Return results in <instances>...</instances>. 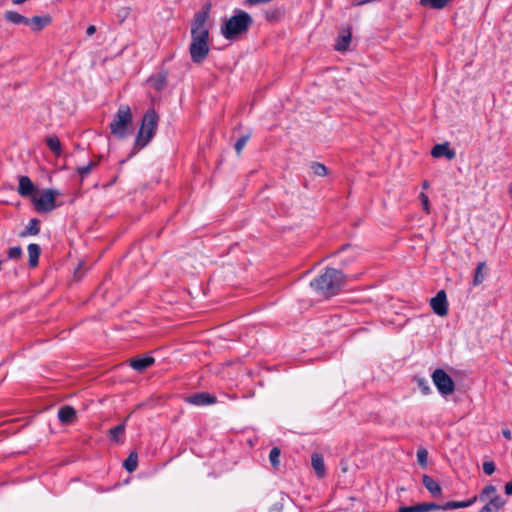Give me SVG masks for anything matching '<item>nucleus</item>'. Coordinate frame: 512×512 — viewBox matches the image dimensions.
Listing matches in <instances>:
<instances>
[{
  "instance_id": "f3484780",
  "label": "nucleus",
  "mask_w": 512,
  "mask_h": 512,
  "mask_svg": "<svg viewBox=\"0 0 512 512\" xmlns=\"http://www.w3.org/2000/svg\"><path fill=\"white\" fill-rule=\"evenodd\" d=\"M474 503H476V497L472 496L471 498L465 500V501H448L444 503L443 510H453V509H459V508H467L472 506Z\"/></svg>"
},
{
  "instance_id": "6ab92c4d",
  "label": "nucleus",
  "mask_w": 512,
  "mask_h": 512,
  "mask_svg": "<svg viewBox=\"0 0 512 512\" xmlns=\"http://www.w3.org/2000/svg\"><path fill=\"white\" fill-rule=\"evenodd\" d=\"M29 256V266L36 267L39 262V256L41 254V247L36 243H31L27 247Z\"/></svg>"
},
{
  "instance_id": "e433bc0d",
  "label": "nucleus",
  "mask_w": 512,
  "mask_h": 512,
  "mask_svg": "<svg viewBox=\"0 0 512 512\" xmlns=\"http://www.w3.org/2000/svg\"><path fill=\"white\" fill-rule=\"evenodd\" d=\"M419 198H420V200L422 202L424 211L427 214H429L430 213V209H429V198H428V196L425 193L422 192V193H420Z\"/></svg>"
},
{
  "instance_id": "7c9ffc66",
  "label": "nucleus",
  "mask_w": 512,
  "mask_h": 512,
  "mask_svg": "<svg viewBox=\"0 0 512 512\" xmlns=\"http://www.w3.org/2000/svg\"><path fill=\"white\" fill-rule=\"evenodd\" d=\"M250 136H251V133H247L245 135H242L235 143L234 145V148H235V151L238 155L241 154L244 146L246 145V143L248 142V140L250 139Z\"/></svg>"
},
{
  "instance_id": "1a4fd4ad",
  "label": "nucleus",
  "mask_w": 512,
  "mask_h": 512,
  "mask_svg": "<svg viewBox=\"0 0 512 512\" xmlns=\"http://www.w3.org/2000/svg\"><path fill=\"white\" fill-rule=\"evenodd\" d=\"M430 306L435 314L438 316H446L448 314V301L446 292L444 290H440L437 294L431 298Z\"/></svg>"
},
{
  "instance_id": "f8f14e48",
  "label": "nucleus",
  "mask_w": 512,
  "mask_h": 512,
  "mask_svg": "<svg viewBox=\"0 0 512 512\" xmlns=\"http://www.w3.org/2000/svg\"><path fill=\"white\" fill-rule=\"evenodd\" d=\"M431 155L434 158L445 157L448 160H452L455 158L456 153L453 149L449 147V143L445 142L442 144L435 145L431 150Z\"/></svg>"
},
{
  "instance_id": "4be33fe9",
  "label": "nucleus",
  "mask_w": 512,
  "mask_h": 512,
  "mask_svg": "<svg viewBox=\"0 0 512 512\" xmlns=\"http://www.w3.org/2000/svg\"><path fill=\"white\" fill-rule=\"evenodd\" d=\"M4 18L13 24H28V18L16 11L5 12Z\"/></svg>"
},
{
  "instance_id": "2f4dec72",
  "label": "nucleus",
  "mask_w": 512,
  "mask_h": 512,
  "mask_svg": "<svg viewBox=\"0 0 512 512\" xmlns=\"http://www.w3.org/2000/svg\"><path fill=\"white\" fill-rule=\"evenodd\" d=\"M428 460V451L424 448L418 449L417 451V461L421 467H426Z\"/></svg>"
},
{
  "instance_id": "6e6552de",
  "label": "nucleus",
  "mask_w": 512,
  "mask_h": 512,
  "mask_svg": "<svg viewBox=\"0 0 512 512\" xmlns=\"http://www.w3.org/2000/svg\"><path fill=\"white\" fill-rule=\"evenodd\" d=\"M432 380L442 396L451 395L455 390L453 379L443 369H436L432 373Z\"/></svg>"
},
{
  "instance_id": "5701e85b",
  "label": "nucleus",
  "mask_w": 512,
  "mask_h": 512,
  "mask_svg": "<svg viewBox=\"0 0 512 512\" xmlns=\"http://www.w3.org/2000/svg\"><path fill=\"white\" fill-rule=\"evenodd\" d=\"M124 468L127 472L132 473L137 469L138 466V454L136 451L130 452L128 457L123 463Z\"/></svg>"
},
{
  "instance_id": "9d476101",
  "label": "nucleus",
  "mask_w": 512,
  "mask_h": 512,
  "mask_svg": "<svg viewBox=\"0 0 512 512\" xmlns=\"http://www.w3.org/2000/svg\"><path fill=\"white\" fill-rule=\"evenodd\" d=\"M187 402L195 406H205L215 404L217 402V397L207 392H200L190 395L187 398Z\"/></svg>"
},
{
  "instance_id": "72a5a7b5",
  "label": "nucleus",
  "mask_w": 512,
  "mask_h": 512,
  "mask_svg": "<svg viewBox=\"0 0 512 512\" xmlns=\"http://www.w3.org/2000/svg\"><path fill=\"white\" fill-rule=\"evenodd\" d=\"M23 252L20 246L12 247L8 250V258L12 260L20 259Z\"/></svg>"
},
{
  "instance_id": "f704fd0d",
  "label": "nucleus",
  "mask_w": 512,
  "mask_h": 512,
  "mask_svg": "<svg viewBox=\"0 0 512 512\" xmlns=\"http://www.w3.org/2000/svg\"><path fill=\"white\" fill-rule=\"evenodd\" d=\"M444 504H437L433 502H423L424 512L443 510Z\"/></svg>"
},
{
  "instance_id": "423d86ee",
  "label": "nucleus",
  "mask_w": 512,
  "mask_h": 512,
  "mask_svg": "<svg viewBox=\"0 0 512 512\" xmlns=\"http://www.w3.org/2000/svg\"><path fill=\"white\" fill-rule=\"evenodd\" d=\"M474 497H476V502L484 503L478 512H499L507 503V500L498 494L497 488L493 484L484 486L480 493L474 495Z\"/></svg>"
},
{
  "instance_id": "c85d7f7f",
  "label": "nucleus",
  "mask_w": 512,
  "mask_h": 512,
  "mask_svg": "<svg viewBox=\"0 0 512 512\" xmlns=\"http://www.w3.org/2000/svg\"><path fill=\"white\" fill-rule=\"evenodd\" d=\"M280 455H281V450H280L278 447H273V448L270 450V453H269V460H270V463H271L272 467H273L275 470H278V469H279V465H280Z\"/></svg>"
},
{
  "instance_id": "412c9836",
  "label": "nucleus",
  "mask_w": 512,
  "mask_h": 512,
  "mask_svg": "<svg viewBox=\"0 0 512 512\" xmlns=\"http://www.w3.org/2000/svg\"><path fill=\"white\" fill-rule=\"evenodd\" d=\"M350 42H351V32L348 29L346 34L338 37L337 42L334 45V48L336 51L344 52L349 48Z\"/></svg>"
},
{
  "instance_id": "58836bf2",
  "label": "nucleus",
  "mask_w": 512,
  "mask_h": 512,
  "mask_svg": "<svg viewBox=\"0 0 512 512\" xmlns=\"http://www.w3.org/2000/svg\"><path fill=\"white\" fill-rule=\"evenodd\" d=\"M92 170L90 169L89 166L85 165V166H81V167H78L77 168V172L78 174L80 175V177L83 179L84 177H86Z\"/></svg>"
},
{
  "instance_id": "ea45409f",
  "label": "nucleus",
  "mask_w": 512,
  "mask_h": 512,
  "mask_svg": "<svg viewBox=\"0 0 512 512\" xmlns=\"http://www.w3.org/2000/svg\"><path fill=\"white\" fill-rule=\"evenodd\" d=\"M504 492L507 496H512V480L505 484Z\"/></svg>"
},
{
  "instance_id": "aec40b11",
  "label": "nucleus",
  "mask_w": 512,
  "mask_h": 512,
  "mask_svg": "<svg viewBox=\"0 0 512 512\" xmlns=\"http://www.w3.org/2000/svg\"><path fill=\"white\" fill-rule=\"evenodd\" d=\"M40 231V220L33 218L29 221L26 228L20 232V237H26L28 235H37Z\"/></svg>"
},
{
  "instance_id": "49530a36",
  "label": "nucleus",
  "mask_w": 512,
  "mask_h": 512,
  "mask_svg": "<svg viewBox=\"0 0 512 512\" xmlns=\"http://www.w3.org/2000/svg\"><path fill=\"white\" fill-rule=\"evenodd\" d=\"M428 186H429L428 181H424V182H423V184H422V187H423L424 189H426V188H428Z\"/></svg>"
},
{
  "instance_id": "37998d69",
  "label": "nucleus",
  "mask_w": 512,
  "mask_h": 512,
  "mask_svg": "<svg viewBox=\"0 0 512 512\" xmlns=\"http://www.w3.org/2000/svg\"><path fill=\"white\" fill-rule=\"evenodd\" d=\"M95 32H96V27L94 25L88 26V28L86 30V34L88 36H92Z\"/></svg>"
},
{
  "instance_id": "f257e3e1",
  "label": "nucleus",
  "mask_w": 512,
  "mask_h": 512,
  "mask_svg": "<svg viewBox=\"0 0 512 512\" xmlns=\"http://www.w3.org/2000/svg\"><path fill=\"white\" fill-rule=\"evenodd\" d=\"M210 5H206L202 11L194 15V21L191 28V43L189 52L193 63L200 64L208 56L209 48V30L205 27Z\"/></svg>"
},
{
  "instance_id": "f03ea898",
  "label": "nucleus",
  "mask_w": 512,
  "mask_h": 512,
  "mask_svg": "<svg viewBox=\"0 0 512 512\" xmlns=\"http://www.w3.org/2000/svg\"><path fill=\"white\" fill-rule=\"evenodd\" d=\"M158 121L159 116L154 109H148L144 113L141 125L134 141L133 149L128 156L129 158L133 157L140 150L146 147L153 139L157 131Z\"/></svg>"
},
{
  "instance_id": "a878e982",
  "label": "nucleus",
  "mask_w": 512,
  "mask_h": 512,
  "mask_svg": "<svg viewBox=\"0 0 512 512\" xmlns=\"http://www.w3.org/2000/svg\"><path fill=\"white\" fill-rule=\"evenodd\" d=\"M451 0H420V5L431 9H443Z\"/></svg>"
},
{
  "instance_id": "4c0bfd02",
  "label": "nucleus",
  "mask_w": 512,
  "mask_h": 512,
  "mask_svg": "<svg viewBox=\"0 0 512 512\" xmlns=\"http://www.w3.org/2000/svg\"><path fill=\"white\" fill-rule=\"evenodd\" d=\"M418 386L421 389L423 394L427 395L430 393V387L428 385V382L425 379H419Z\"/></svg>"
},
{
  "instance_id": "c756f323",
  "label": "nucleus",
  "mask_w": 512,
  "mask_h": 512,
  "mask_svg": "<svg viewBox=\"0 0 512 512\" xmlns=\"http://www.w3.org/2000/svg\"><path fill=\"white\" fill-rule=\"evenodd\" d=\"M310 170L315 176L324 177L328 174L327 167L320 162H312L310 164Z\"/></svg>"
},
{
  "instance_id": "4468645a",
  "label": "nucleus",
  "mask_w": 512,
  "mask_h": 512,
  "mask_svg": "<svg viewBox=\"0 0 512 512\" xmlns=\"http://www.w3.org/2000/svg\"><path fill=\"white\" fill-rule=\"evenodd\" d=\"M36 190V186L33 184L31 179L28 176H20L19 177V186L18 193L22 197L31 196Z\"/></svg>"
},
{
  "instance_id": "a19ab883",
  "label": "nucleus",
  "mask_w": 512,
  "mask_h": 512,
  "mask_svg": "<svg viewBox=\"0 0 512 512\" xmlns=\"http://www.w3.org/2000/svg\"><path fill=\"white\" fill-rule=\"evenodd\" d=\"M283 511V505L280 503H276L272 505L269 509V512H282Z\"/></svg>"
},
{
  "instance_id": "7ed1b4c3",
  "label": "nucleus",
  "mask_w": 512,
  "mask_h": 512,
  "mask_svg": "<svg viewBox=\"0 0 512 512\" xmlns=\"http://www.w3.org/2000/svg\"><path fill=\"white\" fill-rule=\"evenodd\" d=\"M344 274L334 268H327L323 274L311 282V286L320 295L328 298L336 295L344 284Z\"/></svg>"
},
{
  "instance_id": "bb28decb",
  "label": "nucleus",
  "mask_w": 512,
  "mask_h": 512,
  "mask_svg": "<svg viewBox=\"0 0 512 512\" xmlns=\"http://www.w3.org/2000/svg\"><path fill=\"white\" fill-rule=\"evenodd\" d=\"M486 268V263L485 262H480L478 263L476 269H475V274H474V277H473V285L474 286H478L480 285L483 281H484V274H483V270Z\"/></svg>"
},
{
  "instance_id": "ddd939ff",
  "label": "nucleus",
  "mask_w": 512,
  "mask_h": 512,
  "mask_svg": "<svg viewBox=\"0 0 512 512\" xmlns=\"http://www.w3.org/2000/svg\"><path fill=\"white\" fill-rule=\"evenodd\" d=\"M76 418V410L70 405L62 406L58 411V419L62 424H72L76 421Z\"/></svg>"
},
{
  "instance_id": "473e14b6",
  "label": "nucleus",
  "mask_w": 512,
  "mask_h": 512,
  "mask_svg": "<svg viewBox=\"0 0 512 512\" xmlns=\"http://www.w3.org/2000/svg\"><path fill=\"white\" fill-rule=\"evenodd\" d=\"M398 512H424L423 503L416 504L414 506H401Z\"/></svg>"
},
{
  "instance_id": "9b49d317",
  "label": "nucleus",
  "mask_w": 512,
  "mask_h": 512,
  "mask_svg": "<svg viewBox=\"0 0 512 512\" xmlns=\"http://www.w3.org/2000/svg\"><path fill=\"white\" fill-rule=\"evenodd\" d=\"M155 359L151 356H136L129 359V365L138 372L145 371L148 367L152 366Z\"/></svg>"
},
{
  "instance_id": "a211bd4d",
  "label": "nucleus",
  "mask_w": 512,
  "mask_h": 512,
  "mask_svg": "<svg viewBox=\"0 0 512 512\" xmlns=\"http://www.w3.org/2000/svg\"><path fill=\"white\" fill-rule=\"evenodd\" d=\"M51 21L49 16H34L32 18H28V26H31L33 31H40L46 25H48Z\"/></svg>"
},
{
  "instance_id": "c9c22d12",
  "label": "nucleus",
  "mask_w": 512,
  "mask_h": 512,
  "mask_svg": "<svg viewBox=\"0 0 512 512\" xmlns=\"http://www.w3.org/2000/svg\"><path fill=\"white\" fill-rule=\"evenodd\" d=\"M482 469H483V472L486 475L490 476V475H492L495 472L496 466H495V463L493 461H485L482 464Z\"/></svg>"
},
{
  "instance_id": "b1692460",
  "label": "nucleus",
  "mask_w": 512,
  "mask_h": 512,
  "mask_svg": "<svg viewBox=\"0 0 512 512\" xmlns=\"http://www.w3.org/2000/svg\"><path fill=\"white\" fill-rule=\"evenodd\" d=\"M124 432H125V424L121 423V424H118V425L110 428L108 431V436H109L110 440L115 441V442H120L121 438L124 436Z\"/></svg>"
},
{
  "instance_id": "39448f33",
  "label": "nucleus",
  "mask_w": 512,
  "mask_h": 512,
  "mask_svg": "<svg viewBox=\"0 0 512 512\" xmlns=\"http://www.w3.org/2000/svg\"><path fill=\"white\" fill-rule=\"evenodd\" d=\"M111 134L117 139L126 138L133 129V115L129 105L121 104L109 124Z\"/></svg>"
},
{
  "instance_id": "a18cd8bd",
  "label": "nucleus",
  "mask_w": 512,
  "mask_h": 512,
  "mask_svg": "<svg viewBox=\"0 0 512 512\" xmlns=\"http://www.w3.org/2000/svg\"><path fill=\"white\" fill-rule=\"evenodd\" d=\"M97 165H98V162H97V161H90V162L87 164V166H89L91 170H92L93 168H95Z\"/></svg>"
},
{
  "instance_id": "393cba45",
  "label": "nucleus",
  "mask_w": 512,
  "mask_h": 512,
  "mask_svg": "<svg viewBox=\"0 0 512 512\" xmlns=\"http://www.w3.org/2000/svg\"><path fill=\"white\" fill-rule=\"evenodd\" d=\"M284 16V9L277 7L269 9L265 12V19L269 22H277Z\"/></svg>"
},
{
  "instance_id": "cd10ccee",
  "label": "nucleus",
  "mask_w": 512,
  "mask_h": 512,
  "mask_svg": "<svg viewBox=\"0 0 512 512\" xmlns=\"http://www.w3.org/2000/svg\"><path fill=\"white\" fill-rule=\"evenodd\" d=\"M46 144L54 154L60 155L61 143H60V140L58 137H56V136L48 137L46 140Z\"/></svg>"
},
{
  "instance_id": "dca6fc26",
  "label": "nucleus",
  "mask_w": 512,
  "mask_h": 512,
  "mask_svg": "<svg viewBox=\"0 0 512 512\" xmlns=\"http://www.w3.org/2000/svg\"><path fill=\"white\" fill-rule=\"evenodd\" d=\"M311 465L319 478H323L326 474L324 458L319 453H314L311 456Z\"/></svg>"
},
{
  "instance_id": "c03bdc74",
  "label": "nucleus",
  "mask_w": 512,
  "mask_h": 512,
  "mask_svg": "<svg viewBox=\"0 0 512 512\" xmlns=\"http://www.w3.org/2000/svg\"><path fill=\"white\" fill-rule=\"evenodd\" d=\"M502 435L507 439L510 440L512 438L511 431L509 429H503Z\"/></svg>"
},
{
  "instance_id": "20e7f679",
  "label": "nucleus",
  "mask_w": 512,
  "mask_h": 512,
  "mask_svg": "<svg viewBox=\"0 0 512 512\" xmlns=\"http://www.w3.org/2000/svg\"><path fill=\"white\" fill-rule=\"evenodd\" d=\"M252 23L250 14L243 10H236L235 14L221 26V33L228 40H236L248 32Z\"/></svg>"
},
{
  "instance_id": "0eeeda50",
  "label": "nucleus",
  "mask_w": 512,
  "mask_h": 512,
  "mask_svg": "<svg viewBox=\"0 0 512 512\" xmlns=\"http://www.w3.org/2000/svg\"><path fill=\"white\" fill-rule=\"evenodd\" d=\"M60 195L58 190L46 189L43 190L40 196L33 197L32 202L34 208L38 213H49L56 208L55 200Z\"/></svg>"
},
{
  "instance_id": "de8ad7c7",
  "label": "nucleus",
  "mask_w": 512,
  "mask_h": 512,
  "mask_svg": "<svg viewBox=\"0 0 512 512\" xmlns=\"http://www.w3.org/2000/svg\"><path fill=\"white\" fill-rule=\"evenodd\" d=\"M122 11L124 12V17H126L128 15V13H129V9L128 8H124Z\"/></svg>"
},
{
  "instance_id": "79ce46f5",
  "label": "nucleus",
  "mask_w": 512,
  "mask_h": 512,
  "mask_svg": "<svg viewBox=\"0 0 512 512\" xmlns=\"http://www.w3.org/2000/svg\"><path fill=\"white\" fill-rule=\"evenodd\" d=\"M166 76H162L161 79L156 84V89H161L165 85Z\"/></svg>"
},
{
  "instance_id": "2eb2a0df",
  "label": "nucleus",
  "mask_w": 512,
  "mask_h": 512,
  "mask_svg": "<svg viewBox=\"0 0 512 512\" xmlns=\"http://www.w3.org/2000/svg\"><path fill=\"white\" fill-rule=\"evenodd\" d=\"M422 484L433 497H438L442 493L440 484L427 474L422 476Z\"/></svg>"
}]
</instances>
